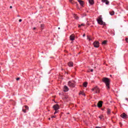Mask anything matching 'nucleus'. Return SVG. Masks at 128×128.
Here are the masks:
<instances>
[{"label": "nucleus", "mask_w": 128, "mask_h": 128, "mask_svg": "<svg viewBox=\"0 0 128 128\" xmlns=\"http://www.w3.org/2000/svg\"><path fill=\"white\" fill-rule=\"evenodd\" d=\"M103 82H104L108 88V90H110V80L108 78H104L102 79Z\"/></svg>", "instance_id": "nucleus-1"}, {"label": "nucleus", "mask_w": 128, "mask_h": 128, "mask_svg": "<svg viewBox=\"0 0 128 128\" xmlns=\"http://www.w3.org/2000/svg\"><path fill=\"white\" fill-rule=\"evenodd\" d=\"M98 22L99 24L104 26L106 23L102 21V17H99L98 19H97Z\"/></svg>", "instance_id": "nucleus-2"}, {"label": "nucleus", "mask_w": 128, "mask_h": 128, "mask_svg": "<svg viewBox=\"0 0 128 128\" xmlns=\"http://www.w3.org/2000/svg\"><path fill=\"white\" fill-rule=\"evenodd\" d=\"M92 90L96 92V94H98L100 92V88L98 86H95L94 88H92Z\"/></svg>", "instance_id": "nucleus-3"}, {"label": "nucleus", "mask_w": 128, "mask_h": 128, "mask_svg": "<svg viewBox=\"0 0 128 128\" xmlns=\"http://www.w3.org/2000/svg\"><path fill=\"white\" fill-rule=\"evenodd\" d=\"M68 86H69L70 88H74V86H76V84L72 81H69L68 82Z\"/></svg>", "instance_id": "nucleus-4"}, {"label": "nucleus", "mask_w": 128, "mask_h": 128, "mask_svg": "<svg viewBox=\"0 0 128 128\" xmlns=\"http://www.w3.org/2000/svg\"><path fill=\"white\" fill-rule=\"evenodd\" d=\"M93 45L94 46V48H99L100 47V42L98 41H95L93 43Z\"/></svg>", "instance_id": "nucleus-5"}, {"label": "nucleus", "mask_w": 128, "mask_h": 128, "mask_svg": "<svg viewBox=\"0 0 128 128\" xmlns=\"http://www.w3.org/2000/svg\"><path fill=\"white\" fill-rule=\"evenodd\" d=\"M53 108L54 110H58L60 109V106H58V104H56L53 106Z\"/></svg>", "instance_id": "nucleus-6"}, {"label": "nucleus", "mask_w": 128, "mask_h": 128, "mask_svg": "<svg viewBox=\"0 0 128 128\" xmlns=\"http://www.w3.org/2000/svg\"><path fill=\"white\" fill-rule=\"evenodd\" d=\"M122 118H128V115L126 114V113H122L120 116Z\"/></svg>", "instance_id": "nucleus-7"}, {"label": "nucleus", "mask_w": 128, "mask_h": 128, "mask_svg": "<svg viewBox=\"0 0 128 128\" xmlns=\"http://www.w3.org/2000/svg\"><path fill=\"white\" fill-rule=\"evenodd\" d=\"M25 108V109H24V108ZM26 110H28V106H24V107H23L22 112H26Z\"/></svg>", "instance_id": "nucleus-8"}, {"label": "nucleus", "mask_w": 128, "mask_h": 128, "mask_svg": "<svg viewBox=\"0 0 128 128\" xmlns=\"http://www.w3.org/2000/svg\"><path fill=\"white\" fill-rule=\"evenodd\" d=\"M98 108H102V101H100L98 103Z\"/></svg>", "instance_id": "nucleus-9"}, {"label": "nucleus", "mask_w": 128, "mask_h": 128, "mask_svg": "<svg viewBox=\"0 0 128 128\" xmlns=\"http://www.w3.org/2000/svg\"><path fill=\"white\" fill-rule=\"evenodd\" d=\"M64 92H68V88L66 86H64Z\"/></svg>", "instance_id": "nucleus-10"}, {"label": "nucleus", "mask_w": 128, "mask_h": 128, "mask_svg": "<svg viewBox=\"0 0 128 128\" xmlns=\"http://www.w3.org/2000/svg\"><path fill=\"white\" fill-rule=\"evenodd\" d=\"M74 38H75L74 35L72 34L70 36V40H74Z\"/></svg>", "instance_id": "nucleus-11"}, {"label": "nucleus", "mask_w": 128, "mask_h": 128, "mask_svg": "<svg viewBox=\"0 0 128 128\" xmlns=\"http://www.w3.org/2000/svg\"><path fill=\"white\" fill-rule=\"evenodd\" d=\"M102 2H106V4H110V2L108 0H102Z\"/></svg>", "instance_id": "nucleus-12"}, {"label": "nucleus", "mask_w": 128, "mask_h": 128, "mask_svg": "<svg viewBox=\"0 0 128 128\" xmlns=\"http://www.w3.org/2000/svg\"><path fill=\"white\" fill-rule=\"evenodd\" d=\"M78 2L80 4V6H84V1L81 0H78Z\"/></svg>", "instance_id": "nucleus-13"}, {"label": "nucleus", "mask_w": 128, "mask_h": 128, "mask_svg": "<svg viewBox=\"0 0 128 128\" xmlns=\"http://www.w3.org/2000/svg\"><path fill=\"white\" fill-rule=\"evenodd\" d=\"M89 4H94V0H89Z\"/></svg>", "instance_id": "nucleus-14"}, {"label": "nucleus", "mask_w": 128, "mask_h": 128, "mask_svg": "<svg viewBox=\"0 0 128 128\" xmlns=\"http://www.w3.org/2000/svg\"><path fill=\"white\" fill-rule=\"evenodd\" d=\"M68 66H73L74 64H72V62H69L68 63Z\"/></svg>", "instance_id": "nucleus-15"}, {"label": "nucleus", "mask_w": 128, "mask_h": 128, "mask_svg": "<svg viewBox=\"0 0 128 128\" xmlns=\"http://www.w3.org/2000/svg\"><path fill=\"white\" fill-rule=\"evenodd\" d=\"M83 86H84V88H86V86H88V82H84L83 84Z\"/></svg>", "instance_id": "nucleus-16"}, {"label": "nucleus", "mask_w": 128, "mask_h": 128, "mask_svg": "<svg viewBox=\"0 0 128 128\" xmlns=\"http://www.w3.org/2000/svg\"><path fill=\"white\" fill-rule=\"evenodd\" d=\"M110 16H114V11L110 12Z\"/></svg>", "instance_id": "nucleus-17"}, {"label": "nucleus", "mask_w": 128, "mask_h": 128, "mask_svg": "<svg viewBox=\"0 0 128 128\" xmlns=\"http://www.w3.org/2000/svg\"><path fill=\"white\" fill-rule=\"evenodd\" d=\"M107 42H108V41L104 40L103 42H102V44H106Z\"/></svg>", "instance_id": "nucleus-18"}, {"label": "nucleus", "mask_w": 128, "mask_h": 128, "mask_svg": "<svg viewBox=\"0 0 128 128\" xmlns=\"http://www.w3.org/2000/svg\"><path fill=\"white\" fill-rule=\"evenodd\" d=\"M79 94H82V96H86L84 93L82 92H80L79 93Z\"/></svg>", "instance_id": "nucleus-19"}, {"label": "nucleus", "mask_w": 128, "mask_h": 128, "mask_svg": "<svg viewBox=\"0 0 128 128\" xmlns=\"http://www.w3.org/2000/svg\"><path fill=\"white\" fill-rule=\"evenodd\" d=\"M74 18H76V20L78 19V16L76 14H74Z\"/></svg>", "instance_id": "nucleus-20"}, {"label": "nucleus", "mask_w": 128, "mask_h": 128, "mask_svg": "<svg viewBox=\"0 0 128 128\" xmlns=\"http://www.w3.org/2000/svg\"><path fill=\"white\" fill-rule=\"evenodd\" d=\"M107 114H110V109H108Z\"/></svg>", "instance_id": "nucleus-21"}, {"label": "nucleus", "mask_w": 128, "mask_h": 128, "mask_svg": "<svg viewBox=\"0 0 128 128\" xmlns=\"http://www.w3.org/2000/svg\"><path fill=\"white\" fill-rule=\"evenodd\" d=\"M98 118H100V120H102V118H104V116H102V115H101L99 116Z\"/></svg>", "instance_id": "nucleus-22"}, {"label": "nucleus", "mask_w": 128, "mask_h": 128, "mask_svg": "<svg viewBox=\"0 0 128 128\" xmlns=\"http://www.w3.org/2000/svg\"><path fill=\"white\" fill-rule=\"evenodd\" d=\"M40 27H41L42 30H43L44 28V25L42 24L40 25Z\"/></svg>", "instance_id": "nucleus-23"}, {"label": "nucleus", "mask_w": 128, "mask_h": 128, "mask_svg": "<svg viewBox=\"0 0 128 128\" xmlns=\"http://www.w3.org/2000/svg\"><path fill=\"white\" fill-rule=\"evenodd\" d=\"M84 26V24H82L80 25H78V28H81V26Z\"/></svg>", "instance_id": "nucleus-24"}, {"label": "nucleus", "mask_w": 128, "mask_h": 128, "mask_svg": "<svg viewBox=\"0 0 128 128\" xmlns=\"http://www.w3.org/2000/svg\"><path fill=\"white\" fill-rule=\"evenodd\" d=\"M58 110H55V112H54V114H58Z\"/></svg>", "instance_id": "nucleus-25"}, {"label": "nucleus", "mask_w": 128, "mask_h": 128, "mask_svg": "<svg viewBox=\"0 0 128 128\" xmlns=\"http://www.w3.org/2000/svg\"><path fill=\"white\" fill-rule=\"evenodd\" d=\"M70 2L71 4H74V0H70Z\"/></svg>", "instance_id": "nucleus-26"}, {"label": "nucleus", "mask_w": 128, "mask_h": 128, "mask_svg": "<svg viewBox=\"0 0 128 128\" xmlns=\"http://www.w3.org/2000/svg\"><path fill=\"white\" fill-rule=\"evenodd\" d=\"M88 40H92V39H90L88 36Z\"/></svg>", "instance_id": "nucleus-27"}, {"label": "nucleus", "mask_w": 128, "mask_h": 128, "mask_svg": "<svg viewBox=\"0 0 128 128\" xmlns=\"http://www.w3.org/2000/svg\"><path fill=\"white\" fill-rule=\"evenodd\" d=\"M20 80V78H16V80Z\"/></svg>", "instance_id": "nucleus-28"}, {"label": "nucleus", "mask_w": 128, "mask_h": 128, "mask_svg": "<svg viewBox=\"0 0 128 128\" xmlns=\"http://www.w3.org/2000/svg\"><path fill=\"white\" fill-rule=\"evenodd\" d=\"M22 19L19 20V22H22Z\"/></svg>", "instance_id": "nucleus-29"}, {"label": "nucleus", "mask_w": 128, "mask_h": 128, "mask_svg": "<svg viewBox=\"0 0 128 128\" xmlns=\"http://www.w3.org/2000/svg\"><path fill=\"white\" fill-rule=\"evenodd\" d=\"M126 42H128V38H126Z\"/></svg>", "instance_id": "nucleus-30"}, {"label": "nucleus", "mask_w": 128, "mask_h": 128, "mask_svg": "<svg viewBox=\"0 0 128 128\" xmlns=\"http://www.w3.org/2000/svg\"><path fill=\"white\" fill-rule=\"evenodd\" d=\"M120 126H122V122H120Z\"/></svg>", "instance_id": "nucleus-31"}, {"label": "nucleus", "mask_w": 128, "mask_h": 128, "mask_svg": "<svg viewBox=\"0 0 128 128\" xmlns=\"http://www.w3.org/2000/svg\"><path fill=\"white\" fill-rule=\"evenodd\" d=\"M90 72H94V70H92V69L91 70H90Z\"/></svg>", "instance_id": "nucleus-32"}, {"label": "nucleus", "mask_w": 128, "mask_h": 128, "mask_svg": "<svg viewBox=\"0 0 128 128\" xmlns=\"http://www.w3.org/2000/svg\"><path fill=\"white\" fill-rule=\"evenodd\" d=\"M10 8H12V6H10Z\"/></svg>", "instance_id": "nucleus-33"}, {"label": "nucleus", "mask_w": 128, "mask_h": 128, "mask_svg": "<svg viewBox=\"0 0 128 128\" xmlns=\"http://www.w3.org/2000/svg\"><path fill=\"white\" fill-rule=\"evenodd\" d=\"M83 36H84V37L86 36V34H83Z\"/></svg>", "instance_id": "nucleus-34"}, {"label": "nucleus", "mask_w": 128, "mask_h": 128, "mask_svg": "<svg viewBox=\"0 0 128 128\" xmlns=\"http://www.w3.org/2000/svg\"><path fill=\"white\" fill-rule=\"evenodd\" d=\"M36 28H34L33 30H36Z\"/></svg>", "instance_id": "nucleus-35"}, {"label": "nucleus", "mask_w": 128, "mask_h": 128, "mask_svg": "<svg viewBox=\"0 0 128 128\" xmlns=\"http://www.w3.org/2000/svg\"><path fill=\"white\" fill-rule=\"evenodd\" d=\"M96 128H100V127H96Z\"/></svg>", "instance_id": "nucleus-36"}, {"label": "nucleus", "mask_w": 128, "mask_h": 128, "mask_svg": "<svg viewBox=\"0 0 128 128\" xmlns=\"http://www.w3.org/2000/svg\"><path fill=\"white\" fill-rule=\"evenodd\" d=\"M52 118H54V116H53Z\"/></svg>", "instance_id": "nucleus-37"}, {"label": "nucleus", "mask_w": 128, "mask_h": 128, "mask_svg": "<svg viewBox=\"0 0 128 128\" xmlns=\"http://www.w3.org/2000/svg\"><path fill=\"white\" fill-rule=\"evenodd\" d=\"M58 28V30H60V28Z\"/></svg>", "instance_id": "nucleus-38"}, {"label": "nucleus", "mask_w": 128, "mask_h": 128, "mask_svg": "<svg viewBox=\"0 0 128 128\" xmlns=\"http://www.w3.org/2000/svg\"><path fill=\"white\" fill-rule=\"evenodd\" d=\"M110 76H112V75H110Z\"/></svg>", "instance_id": "nucleus-39"}, {"label": "nucleus", "mask_w": 128, "mask_h": 128, "mask_svg": "<svg viewBox=\"0 0 128 128\" xmlns=\"http://www.w3.org/2000/svg\"><path fill=\"white\" fill-rule=\"evenodd\" d=\"M49 120H50V118H49Z\"/></svg>", "instance_id": "nucleus-40"}, {"label": "nucleus", "mask_w": 128, "mask_h": 128, "mask_svg": "<svg viewBox=\"0 0 128 128\" xmlns=\"http://www.w3.org/2000/svg\"><path fill=\"white\" fill-rule=\"evenodd\" d=\"M70 113H68V114Z\"/></svg>", "instance_id": "nucleus-41"}]
</instances>
